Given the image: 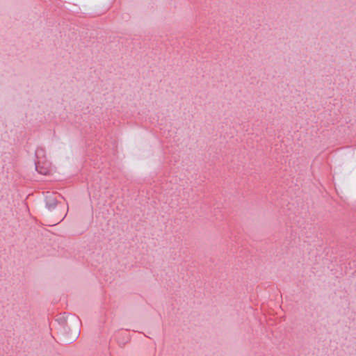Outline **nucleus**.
Returning a JSON list of instances; mask_svg holds the SVG:
<instances>
[{
  "label": "nucleus",
  "instance_id": "obj_1",
  "mask_svg": "<svg viewBox=\"0 0 356 356\" xmlns=\"http://www.w3.org/2000/svg\"><path fill=\"white\" fill-rule=\"evenodd\" d=\"M35 169L38 173L47 175L50 172V163L47 161L38 160L35 162Z\"/></svg>",
  "mask_w": 356,
  "mask_h": 356
},
{
  "label": "nucleus",
  "instance_id": "obj_2",
  "mask_svg": "<svg viewBox=\"0 0 356 356\" xmlns=\"http://www.w3.org/2000/svg\"><path fill=\"white\" fill-rule=\"evenodd\" d=\"M45 202L46 207L49 211L54 209L58 204L56 195L52 193L46 195Z\"/></svg>",
  "mask_w": 356,
  "mask_h": 356
},
{
  "label": "nucleus",
  "instance_id": "obj_3",
  "mask_svg": "<svg viewBox=\"0 0 356 356\" xmlns=\"http://www.w3.org/2000/svg\"><path fill=\"white\" fill-rule=\"evenodd\" d=\"M62 328L65 332H67V334H71V330L70 329L69 325L66 321L64 322L63 324L62 325Z\"/></svg>",
  "mask_w": 356,
  "mask_h": 356
},
{
  "label": "nucleus",
  "instance_id": "obj_4",
  "mask_svg": "<svg viewBox=\"0 0 356 356\" xmlns=\"http://www.w3.org/2000/svg\"><path fill=\"white\" fill-rule=\"evenodd\" d=\"M44 153V150L42 148H38L36 150H35V155L37 156V158H39V156L42 154H43Z\"/></svg>",
  "mask_w": 356,
  "mask_h": 356
},
{
  "label": "nucleus",
  "instance_id": "obj_5",
  "mask_svg": "<svg viewBox=\"0 0 356 356\" xmlns=\"http://www.w3.org/2000/svg\"><path fill=\"white\" fill-rule=\"evenodd\" d=\"M76 332H75L74 336L72 337V341H70V343H72L73 341H74L76 339Z\"/></svg>",
  "mask_w": 356,
  "mask_h": 356
},
{
  "label": "nucleus",
  "instance_id": "obj_6",
  "mask_svg": "<svg viewBox=\"0 0 356 356\" xmlns=\"http://www.w3.org/2000/svg\"><path fill=\"white\" fill-rule=\"evenodd\" d=\"M65 217H66V213H65V214H64V216L60 218V220H59V222L62 221V220L65 218Z\"/></svg>",
  "mask_w": 356,
  "mask_h": 356
},
{
  "label": "nucleus",
  "instance_id": "obj_7",
  "mask_svg": "<svg viewBox=\"0 0 356 356\" xmlns=\"http://www.w3.org/2000/svg\"><path fill=\"white\" fill-rule=\"evenodd\" d=\"M58 224V222H56V223H54V225H56Z\"/></svg>",
  "mask_w": 356,
  "mask_h": 356
},
{
  "label": "nucleus",
  "instance_id": "obj_8",
  "mask_svg": "<svg viewBox=\"0 0 356 356\" xmlns=\"http://www.w3.org/2000/svg\"><path fill=\"white\" fill-rule=\"evenodd\" d=\"M58 224V222H56V223H54V225H56Z\"/></svg>",
  "mask_w": 356,
  "mask_h": 356
},
{
  "label": "nucleus",
  "instance_id": "obj_9",
  "mask_svg": "<svg viewBox=\"0 0 356 356\" xmlns=\"http://www.w3.org/2000/svg\"><path fill=\"white\" fill-rule=\"evenodd\" d=\"M58 224V222H56V223H54V225H56Z\"/></svg>",
  "mask_w": 356,
  "mask_h": 356
}]
</instances>
